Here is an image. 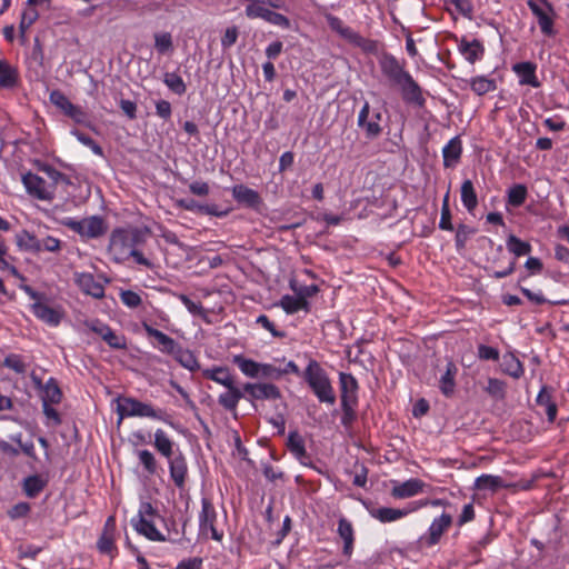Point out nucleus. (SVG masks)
I'll return each instance as SVG.
<instances>
[{
    "label": "nucleus",
    "mask_w": 569,
    "mask_h": 569,
    "mask_svg": "<svg viewBox=\"0 0 569 569\" xmlns=\"http://www.w3.org/2000/svg\"><path fill=\"white\" fill-rule=\"evenodd\" d=\"M149 236L148 228H117L110 234L108 250L117 263L133 258L138 264L151 269L153 263L138 249L146 243Z\"/></svg>",
    "instance_id": "nucleus-1"
},
{
    "label": "nucleus",
    "mask_w": 569,
    "mask_h": 569,
    "mask_svg": "<svg viewBox=\"0 0 569 569\" xmlns=\"http://www.w3.org/2000/svg\"><path fill=\"white\" fill-rule=\"evenodd\" d=\"M379 67L382 74L395 86L400 88L406 102L423 106L422 90L412 76L405 69V61L400 62L393 54L382 52L379 57Z\"/></svg>",
    "instance_id": "nucleus-2"
},
{
    "label": "nucleus",
    "mask_w": 569,
    "mask_h": 569,
    "mask_svg": "<svg viewBox=\"0 0 569 569\" xmlns=\"http://www.w3.org/2000/svg\"><path fill=\"white\" fill-rule=\"evenodd\" d=\"M302 378L320 402L335 405L336 395L331 381L317 360L309 359L308 366L302 372Z\"/></svg>",
    "instance_id": "nucleus-3"
},
{
    "label": "nucleus",
    "mask_w": 569,
    "mask_h": 569,
    "mask_svg": "<svg viewBox=\"0 0 569 569\" xmlns=\"http://www.w3.org/2000/svg\"><path fill=\"white\" fill-rule=\"evenodd\" d=\"M157 519L164 521L157 508L148 501H142L137 517L131 519V525L139 535L151 541H166V537L156 528Z\"/></svg>",
    "instance_id": "nucleus-4"
},
{
    "label": "nucleus",
    "mask_w": 569,
    "mask_h": 569,
    "mask_svg": "<svg viewBox=\"0 0 569 569\" xmlns=\"http://www.w3.org/2000/svg\"><path fill=\"white\" fill-rule=\"evenodd\" d=\"M118 423L124 417H148L163 422L168 421V413L162 409H154L150 403L141 402L136 398L124 397L117 400Z\"/></svg>",
    "instance_id": "nucleus-5"
},
{
    "label": "nucleus",
    "mask_w": 569,
    "mask_h": 569,
    "mask_svg": "<svg viewBox=\"0 0 569 569\" xmlns=\"http://www.w3.org/2000/svg\"><path fill=\"white\" fill-rule=\"evenodd\" d=\"M330 29L337 32L341 38L350 44L360 48L366 53H377L378 42L376 40L367 39L352 28L345 26L343 21L332 14L326 17Z\"/></svg>",
    "instance_id": "nucleus-6"
},
{
    "label": "nucleus",
    "mask_w": 569,
    "mask_h": 569,
    "mask_svg": "<svg viewBox=\"0 0 569 569\" xmlns=\"http://www.w3.org/2000/svg\"><path fill=\"white\" fill-rule=\"evenodd\" d=\"M382 113L379 109H372L368 101H365L357 119V126L363 130L365 137L368 140L379 138L383 131L380 124Z\"/></svg>",
    "instance_id": "nucleus-7"
},
{
    "label": "nucleus",
    "mask_w": 569,
    "mask_h": 569,
    "mask_svg": "<svg viewBox=\"0 0 569 569\" xmlns=\"http://www.w3.org/2000/svg\"><path fill=\"white\" fill-rule=\"evenodd\" d=\"M62 224L70 230L79 233L81 237L98 238L106 231L103 220L98 216H92L82 220L67 218Z\"/></svg>",
    "instance_id": "nucleus-8"
},
{
    "label": "nucleus",
    "mask_w": 569,
    "mask_h": 569,
    "mask_svg": "<svg viewBox=\"0 0 569 569\" xmlns=\"http://www.w3.org/2000/svg\"><path fill=\"white\" fill-rule=\"evenodd\" d=\"M216 522L217 511L212 502L208 498H202L199 513V533L203 537H208L210 533L213 540L221 541L223 532L217 530Z\"/></svg>",
    "instance_id": "nucleus-9"
},
{
    "label": "nucleus",
    "mask_w": 569,
    "mask_h": 569,
    "mask_svg": "<svg viewBox=\"0 0 569 569\" xmlns=\"http://www.w3.org/2000/svg\"><path fill=\"white\" fill-rule=\"evenodd\" d=\"M539 1L542 7L533 0H529L527 4L537 18L541 32L548 37L555 36L556 31L553 29V18L556 13L553 7L548 0Z\"/></svg>",
    "instance_id": "nucleus-10"
},
{
    "label": "nucleus",
    "mask_w": 569,
    "mask_h": 569,
    "mask_svg": "<svg viewBox=\"0 0 569 569\" xmlns=\"http://www.w3.org/2000/svg\"><path fill=\"white\" fill-rule=\"evenodd\" d=\"M22 183L28 194L38 200L51 201L54 198L53 184H48L43 178L36 173L29 171L22 174Z\"/></svg>",
    "instance_id": "nucleus-11"
},
{
    "label": "nucleus",
    "mask_w": 569,
    "mask_h": 569,
    "mask_svg": "<svg viewBox=\"0 0 569 569\" xmlns=\"http://www.w3.org/2000/svg\"><path fill=\"white\" fill-rule=\"evenodd\" d=\"M244 12L249 19L261 18L271 24L279 26L284 29L290 28V20L286 16L264 8L258 2H250L246 7Z\"/></svg>",
    "instance_id": "nucleus-12"
},
{
    "label": "nucleus",
    "mask_w": 569,
    "mask_h": 569,
    "mask_svg": "<svg viewBox=\"0 0 569 569\" xmlns=\"http://www.w3.org/2000/svg\"><path fill=\"white\" fill-rule=\"evenodd\" d=\"M452 516L443 512L440 517L433 519L428 532L420 537L419 542L426 547H432L437 545L442 535L451 527Z\"/></svg>",
    "instance_id": "nucleus-13"
},
{
    "label": "nucleus",
    "mask_w": 569,
    "mask_h": 569,
    "mask_svg": "<svg viewBox=\"0 0 569 569\" xmlns=\"http://www.w3.org/2000/svg\"><path fill=\"white\" fill-rule=\"evenodd\" d=\"M243 391L249 401L253 400H277L281 398L280 389L273 383H251L243 385Z\"/></svg>",
    "instance_id": "nucleus-14"
},
{
    "label": "nucleus",
    "mask_w": 569,
    "mask_h": 569,
    "mask_svg": "<svg viewBox=\"0 0 569 569\" xmlns=\"http://www.w3.org/2000/svg\"><path fill=\"white\" fill-rule=\"evenodd\" d=\"M290 453L303 466L315 468L310 455L306 450L305 439L297 431H290L287 439Z\"/></svg>",
    "instance_id": "nucleus-15"
},
{
    "label": "nucleus",
    "mask_w": 569,
    "mask_h": 569,
    "mask_svg": "<svg viewBox=\"0 0 569 569\" xmlns=\"http://www.w3.org/2000/svg\"><path fill=\"white\" fill-rule=\"evenodd\" d=\"M427 487L429 486L422 480L418 478H411L405 482L393 486L391 489V496L396 499H406L425 492Z\"/></svg>",
    "instance_id": "nucleus-16"
},
{
    "label": "nucleus",
    "mask_w": 569,
    "mask_h": 569,
    "mask_svg": "<svg viewBox=\"0 0 569 569\" xmlns=\"http://www.w3.org/2000/svg\"><path fill=\"white\" fill-rule=\"evenodd\" d=\"M177 206L181 209L197 212L200 214H208L213 217H226L229 210H219L217 204H200L192 198H184L177 200Z\"/></svg>",
    "instance_id": "nucleus-17"
},
{
    "label": "nucleus",
    "mask_w": 569,
    "mask_h": 569,
    "mask_svg": "<svg viewBox=\"0 0 569 569\" xmlns=\"http://www.w3.org/2000/svg\"><path fill=\"white\" fill-rule=\"evenodd\" d=\"M232 197L238 203L251 209H258L262 204L260 194L244 184L233 186Z\"/></svg>",
    "instance_id": "nucleus-18"
},
{
    "label": "nucleus",
    "mask_w": 569,
    "mask_h": 569,
    "mask_svg": "<svg viewBox=\"0 0 569 569\" xmlns=\"http://www.w3.org/2000/svg\"><path fill=\"white\" fill-rule=\"evenodd\" d=\"M170 478L177 486V488L182 489L186 483V478L188 473V467L184 456L179 452L174 457H170L168 459Z\"/></svg>",
    "instance_id": "nucleus-19"
},
{
    "label": "nucleus",
    "mask_w": 569,
    "mask_h": 569,
    "mask_svg": "<svg viewBox=\"0 0 569 569\" xmlns=\"http://www.w3.org/2000/svg\"><path fill=\"white\" fill-rule=\"evenodd\" d=\"M74 281L77 286L87 295L93 298H102L104 296V288L101 283L96 281L92 273L78 272L74 273Z\"/></svg>",
    "instance_id": "nucleus-20"
},
{
    "label": "nucleus",
    "mask_w": 569,
    "mask_h": 569,
    "mask_svg": "<svg viewBox=\"0 0 569 569\" xmlns=\"http://www.w3.org/2000/svg\"><path fill=\"white\" fill-rule=\"evenodd\" d=\"M339 383H340V398L341 403L346 401L347 403H358V381L351 373L340 372L339 373Z\"/></svg>",
    "instance_id": "nucleus-21"
},
{
    "label": "nucleus",
    "mask_w": 569,
    "mask_h": 569,
    "mask_svg": "<svg viewBox=\"0 0 569 569\" xmlns=\"http://www.w3.org/2000/svg\"><path fill=\"white\" fill-rule=\"evenodd\" d=\"M143 329L149 338H154L159 345V350L162 353H167L172 356L173 352L179 347V343L169 337L168 335L163 333L162 331L153 328L152 326L148 325L147 322L142 323Z\"/></svg>",
    "instance_id": "nucleus-22"
},
{
    "label": "nucleus",
    "mask_w": 569,
    "mask_h": 569,
    "mask_svg": "<svg viewBox=\"0 0 569 569\" xmlns=\"http://www.w3.org/2000/svg\"><path fill=\"white\" fill-rule=\"evenodd\" d=\"M458 373V368L452 361H448L446 365V369L441 377L439 378L438 387L441 393L451 398L456 391V376Z\"/></svg>",
    "instance_id": "nucleus-23"
},
{
    "label": "nucleus",
    "mask_w": 569,
    "mask_h": 569,
    "mask_svg": "<svg viewBox=\"0 0 569 569\" xmlns=\"http://www.w3.org/2000/svg\"><path fill=\"white\" fill-rule=\"evenodd\" d=\"M536 402L538 407L543 408L548 421L553 422L557 418L558 408L557 403L552 399V388L542 386L537 396Z\"/></svg>",
    "instance_id": "nucleus-24"
},
{
    "label": "nucleus",
    "mask_w": 569,
    "mask_h": 569,
    "mask_svg": "<svg viewBox=\"0 0 569 569\" xmlns=\"http://www.w3.org/2000/svg\"><path fill=\"white\" fill-rule=\"evenodd\" d=\"M410 512H413L412 506H408V508L405 509H396V508H389V507H381L370 510L371 517L379 520L380 522H392L398 519H401L406 516H408Z\"/></svg>",
    "instance_id": "nucleus-25"
},
{
    "label": "nucleus",
    "mask_w": 569,
    "mask_h": 569,
    "mask_svg": "<svg viewBox=\"0 0 569 569\" xmlns=\"http://www.w3.org/2000/svg\"><path fill=\"white\" fill-rule=\"evenodd\" d=\"M31 310L38 319L42 320L49 326L56 327L61 321V313L57 309L48 305H44L40 301H36L34 303H32Z\"/></svg>",
    "instance_id": "nucleus-26"
},
{
    "label": "nucleus",
    "mask_w": 569,
    "mask_h": 569,
    "mask_svg": "<svg viewBox=\"0 0 569 569\" xmlns=\"http://www.w3.org/2000/svg\"><path fill=\"white\" fill-rule=\"evenodd\" d=\"M226 388L228 391L219 396L218 402L226 410L236 412L239 401L244 398L247 393L243 391V389L241 390L236 387L234 382L231 383V387Z\"/></svg>",
    "instance_id": "nucleus-27"
},
{
    "label": "nucleus",
    "mask_w": 569,
    "mask_h": 569,
    "mask_svg": "<svg viewBox=\"0 0 569 569\" xmlns=\"http://www.w3.org/2000/svg\"><path fill=\"white\" fill-rule=\"evenodd\" d=\"M462 143L459 137H453L442 149L445 168L455 167L461 157Z\"/></svg>",
    "instance_id": "nucleus-28"
},
{
    "label": "nucleus",
    "mask_w": 569,
    "mask_h": 569,
    "mask_svg": "<svg viewBox=\"0 0 569 569\" xmlns=\"http://www.w3.org/2000/svg\"><path fill=\"white\" fill-rule=\"evenodd\" d=\"M512 69L520 77L521 84H529L533 88L540 87V82L536 77L537 66L535 63L529 61L519 62Z\"/></svg>",
    "instance_id": "nucleus-29"
},
{
    "label": "nucleus",
    "mask_w": 569,
    "mask_h": 569,
    "mask_svg": "<svg viewBox=\"0 0 569 569\" xmlns=\"http://www.w3.org/2000/svg\"><path fill=\"white\" fill-rule=\"evenodd\" d=\"M459 50L466 60L472 64L477 60H480L485 53V48L478 39H473L472 41L462 39L459 43Z\"/></svg>",
    "instance_id": "nucleus-30"
},
{
    "label": "nucleus",
    "mask_w": 569,
    "mask_h": 569,
    "mask_svg": "<svg viewBox=\"0 0 569 569\" xmlns=\"http://www.w3.org/2000/svg\"><path fill=\"white\" fill-rule=\"evenodd\" d=\"M280 306L288 315H293L300 310L310 311L309 301L299 295L297 297L284 295L280 300Z\"/></svg>",
    "instance_id": "nucleus-31"
},
{
    "label": "nucleus",
    "mask_w": 569,
    "mask_h": 569,
    "mask_svg": "<svg viewBox=\"0 0 569 569\" xmlns=\"http://www.w3.org/2000/svg\"><path fill=\"white\" fill-rule=\"evenodd\" d=\"M19 72L17 68L6 60H0V89H11L18 84Z\"/></svg>",
    "instance_id": "nucleus-32"
},
{
    "label": "nucleus",
    "mask_w": 569,
    "mask_h": 569,
    "mask_svg": "<svg viewBox=\"0 0 569 569\" xmlns=\"http://www.w3.org/2000/svg\"><path fill=\"white\" fill-rule=\"evenodd\" d=\"M17 246L24 251L38 253L42 251L41 240L28 230H22L16 234Z\"/></svg>",
    "instance_id": "nucleus-33"
},
{
    "label": "nucleus",
    "mask_w": 569,
    "mask_h": 569,
    "mask_svg": "<svg viewBox=\"0 0 569 569\" xmlns=\"http://www.w3.org/2000/svg\"><path fill=\"white\" fill-rule=\"evenodd\" d=\"M510 485L505 482L500 476L481 475L475 481V488L478 490H491L496 492L501 488H509Z\"/></svg>",
    "instance_id": "nucleus-34"
},
{
    "label": "nucleus",
    "mask_w": 569,
    "mask_h": 569,
    "mask_svg": "<svg viewBox=\"0 0 569 569\" xmlns=\"http://www.w3.org/2000/svg\"><path fill=\"white\" fill-rule=\"evenodd\" d=\"M460 197L463 207L469 213H472L478 207V197L471 180L467 179L462 182Z\"/></svg>",
    "instance_id": "nucleus-35"
},
{
    "label": "nucleus",
    "mask_w": 569,
    "mask_h": 569,
    "mask_svg": "<svg viewBox=\"0 0 569 569\" xmlns=\"http://www.w3.org/2000/svg\"><path fill=\"white\" fill-rule=\"evenodd\" d=\"M172 357L181 367L188 369L191 372L200 369V365L194 353L189 349H183L181 345H179Z\"/></svg>",
    "instance_id": "nucleus-36"
},
{
    "label": "nucleus",
    "mask_w": 569,
    "mask_h": 569,
    "mask_svg": "<svg viewBox=\"0 0 569 569\" xmlns=\"http://www.w3.org/2000/svg\"><path fill=\"white\" fill-rule=\"evenodd\" d=\"M202 375L204 378L210 379L224 387H231V383L234 382V379L230 375L229 369L227 367L208 368L202 370Z\"/></svg>",
    "instance_id": "nucleus-37"
},
{
    "label": "nucleus",
    "mask_w": 569,
    "mask_h": 569,
    "mask_svg": "<svg viewBox=\"0 0 569 569\" xmlns=\"http://www.w3.org/2000/svg\"><path fill=\"white\" fill-rule=\"evenodd\" d=\"M47 483V479L39 475H32L23 479L22 489L27 497L36 498L46 488Z\"/></svg>",
    "instance_id": "nucleus-38"
},
{
    "label": "nucleus",
    "mask_w": 569,
    "mask_h": 569,
    "mask_svg": "<svg viewBox=\"0 0 569 569\" xmlns=\"http://www.w3.org/2000/svg\"><path fill=\"white\" fill-rule=\"evenodd\" d=\"M338 533L343 540V553L350 556L353 546V529L350 521L341 518L338 522Z\"/></svg>",
    "instance_id": "nucleus-39"
},
{
    "label": "nucleus",
    "mask_w": 569,
    "mask_h": 569,
    "mask_svg": "<svg viewBox=\"0 0 569 569\" xmlns=\"http://www.w3.org/2000/svg\"><path fill=\"white\" fill-rule=\"evenodd\" d=\"M502 371L512 378H520L523 375V366L512 353H506L501 363Z\"/></svg>",
    "instance_id": "nucleus-40"
},
{
    "label": "nucleus",
    "mask_w": 569,
    "mask_h": 569,
    "mask_svg": "<svg viewBox=\"0 0 569 569\" xmlns=\"http://www.w3.org/2000/svg\"><path fill=\"white\" fill-rule=\"evenodd\" d=\"M233 363L249 378H258L260 376L261 363L244 358L242 355L234 356Z\"/></svg>",
    "instance_id": "nucleus-41"
},
{
    "label": "nucleus",
    "mask_w": 569,
    "mask_h": 569,
    "mask_svg": "<svg viewBox=\"0 0 569 569\" xmlns=\"http://www.w3.org/2000/svg\"><path fill=\"white\" fill-rule=\"evenodd\" d=\"M153 446L167 459L173 456V442L168 438L162 429H157L154 432Z\"/></svg>",
    "instance_id": "nucleus-42"
},
{
    "label": "nucleus",
    "mask_w": 569,
    "mask_h": 569,
    "mask_svg": "<svg viewBox=\"0 0 569 569\" xmlns=\"http://www.w3.org/2000/svg\"><path fill=\"white\" fill-rule=\"evenodd\" d=\"M483 390L492 399L502 401L507 395V383L503 380L497 378H488L487 386L483 388Z\"/></svg>",
    "instance_id": "nucleus-43"
},
{
    "label": "nucleus",
    "mask_w": 569,
    "mask_h": 569,
    "mask_svg": "<svg viewBox=\"0 0 569 569\" xmlns=\"http://www.w3.org/2000/svg\"><path fill=\"white\" fill-rule=\"evenodd\" d=\"M41 399H42V402L46 401L47 403H53V405H57L61 401L62 391L53 378H50L47 381V383L43 388Z\"/></svg>",
    "instance_id": "nucleus-44"
},
{
    "label": "nucleus",
    "mask_w": 569,
    "mask_h": 569,
    "mask_svg": "<svg viewBox=\"0 0 569 569\" xmlns=\"http://www.w3.org/2000/svg\"><path fill=\"white\" fill-rule=\"evenodd\" d=\"M471 89L478 96H483L490 91L496 90V81L485 76H478L470 81Z\"/></svg>",
    "instance_id": "nucleus-45"
},
{
    "label": "nucleus",
    "mask_w": 569,
    "mask_h": 569,
    "mask_svg": "<svg viewBox=\"0 0 569 569\" xmlns=\"http://www.w3.org/2000/svg\"><path fill=\"white\" fill-rule=\"evenodd\" d=\"M507 249L516 257H521L531 252V244L515 234H510L507 238Z\"/></svg>",
    "instance_id": "nucleus-46"
},
{
    "label": "nucleus",
    "mask_w": 569,
    "mask_h": 569,
    "mask_svg": "<svg viewBox=\"0 0 569 569\" xmlns=\"http://www.w3.org/2000/svg\"><path fill=\"white\" fill-rule=\"evenodd\" d=\"M164 84L176 94L182 96L187 91L186 83L176 72H166L163 77Z\"/></svg>",
    "instance_id": "nucleus-47"
},
{
    "label": "nucleus",
    "mask_w": 569,
    "mask_h": 569,
    "mask_svg": "<svg viewBox=\"0 0 569 569\" xmlns=\"http://www.w3.org/2000/svg\"><path fill=\"white\" fill-rule=\"evenodd\" d=\"M527 187L525 184H515L508 190V204L520 207L527 199Z\"/></svg>",
    "instance_id": "nucleus-48"
},
{
    "label": "nucleus",
    "mask_w": 569,
    "mask_h": 569,
    "mask_svg": "<svg viewBox=\"0 0 569 569\" xmlns=\"http://www.w3.org/2000/svg\"><path fill=\"white\" fill-rule=\"evenodd\" d=\"M50 102L59 108L64 114L70 111L74 106L69 98L60 90H53L50 92Z\"/></svg>",
    "instance_id": "nucleus-49"
},
{
    "label": "nucleus",
    "mask_w": 569,
    "mask_h": 569,
    "mask_svg": "<svg viewBox=\"0 0 569 569\" xmlns=\"http://www.w3.org/2000/svg\"><path fill=\"white\" fill-rule=\"evenodd\" d=\"M138 458H139L140 463L143 466L144 470L149 475H154L157 472L158 463H157L154 455L151 451H149L147 449L139 450Z\"/></svg>",
    "instance_id": "nucleus-50"
},
{
    "label": "nucleus",
    "mask_w": 569,
    "mask_h": 569,
    "mask_svg": "<svg viewBox=\"0 0 569 569\" xmlns=\"http://www.w3.org/2000/svg\"><path fill=\"white\" fill-rule=\"evenodd\" d=\"M72 134L78 139V141H80L86 147L90 148L94 154L103 157L102 148L91 137L87 136L86 133L79 130H73Z\"/></svg>",
    "instance_id": "nucleus-51"
},
{
    "label": "nucleus",
    "mask_w": 569,
    "mask_h": 569,
    "mask_svg": "<svg viewBox=\"0 0 569 569\" xmlns=\"http://www.w3.org/2000/svg\"><path fill=\"white\" fill-rule=\"evenodd\" d=\"M172 37L169 32L154 34V48L159 53H166L172 49Z\"/></svg>",
    "instance_id": "nucleus-52"
},
{
    "label": "nucleus",
    "mask_w": 569,
    "mask_h": 569,
    "mask_svg": "<svg viewBox=\"0 0 569 569\" xmlns=\"http://www.w3.org/2000/svg\"><path fill=\"white\" fill-rule=\"evenodd\" d=\"M3 366L21 375H23L27 370V366L22 361L21 357L14 353H11L4 358Z\"/></svg>",
    "instance_id": "nucleus-53"
},
{
    "label": "nucleus",
    "mask_w": 569,
    "mask_h": 569,
    "mask_svg": "<svg viewBox=\"0 0 569 569\" xmlns=\"http://www.w3.org/2000/svg\"><path fill=\"white\" fill-rule=\"evenodd\" d=\"M102 340L113 349L122 350L127 348L126 337L116 335L111 328L107 331Z\"/></svg>",
    "instance_id": "nucleus-54"
},
{
    "label": "nucleus",
    "mask_w": 569,
    "mask_h": 569,
    "mask_svg": "<svg viewBox=\"0 0 569 569\" xmlns=\"http://www.w3.org/2000/svg\"><path fill=\"white\" fill-rule=\"evenodd\" d=\"M357 403H350V402H346L343 401V403H341V409H342V417H341V423L345 426V427H349L352 425V422L356 420L357 418V415H356V408Z\"/></svg>",
    "instance_id": "nucleus-55"
},
{
    "label": "nucleus",
    "mask_w": 569,
    "mask_h": 569,
    "mask_svg": "<svg viewBox=\"0 0 569 569\" xmlns=\"http://www.w3.org/2000/svg\"><path fill=\"white\" fill-rule=\"evenodd\" d=\"M178 299L184 305L188 311L193 316H202L204 313V309L201 302L192 301L187 295L179 293L177 295Z\"/></svg>",
    "instance_id": "nucleus-56"
},
{
    "label": "nucleus",
    "mask_w": 569,
    "mask_h": 569,
    "mask_svg": "<svg viewBox=\"0 0 569 569\" xmlns=\"http://www.w3.org/2000/svg\"><path fill=\"white\" fill-rule=\"evenodd\" d=\"M475 233V229L466 226V224H459L457 232H456V247L457 249H462L466 246L467 240L470 238L471 234Z\"/></svg>",
    "instance_id": "nucleus-57"
},
{
    "label": "nucleus",
    "mask_w": 569,
    "mask_h": 569,
    "mask_svg": "<svg viewBox=\"0 0 569 569\" xmlns=\"http://www.w3.org/2000/svg\"><path fill=\"white\" fill-rule=\"evenodd\" d=\"M120 299L129 308H138L142 302L141 297L132 290L121 291Z\"/></svg>",
    "instance_id": "nucleus-58"
},
{
    "label": "nucleus",
    "mask_w": 569,
    "mask_h": 569,
    "mask_svg": "<svg viewBox=\"0 0 569 569\" xmlns=\"http://www.w3.org/2000/svg\"><path fill=\"white\" fill-rule=\"evenodd\" d=\"M239 30L236 26L226 29L224 34L221 38V46L223 49L231 48L238 39Z\"/></svg>",
    "instance_id": "nucleus-59"
},
{
    "label": "nucleus",
    "mask_w": 569,
    "mask_h": 569,
    "mask_svg": "<svg viewBox=\"0 0 569 569\" xmlns=\"http://www.w3.org/2000/svg\"><path fill=\"white\" fill-rule=\"evenodd\" d=\"M113 535L102 533L98 540V549L101 553L110 555L114 550Z\"/></svg>",
    "instance_id": "nucleus-60"
},
{
    "label": "nucleus",
    "mask_w": 569,
    "mask_h": 569,
    "mask_svg": "<svg viewBox=\"0 0 569 569\" xmlns=\"http://www.w3.org/2000/svg\"><path fill=\"white\" fill-rule=\"evenodd\" d=\"M39 14L36 10H27L22 13L19 30L21 34L31 27V24L38 19Z\"/></svg>",
    "instance_id": "nucleus-61"
},
{
    "label": "nucleus",
    "mask_w": 569,
    "mask_h": 569,
    "mask_svg": "<svg viewBox=\"0 0 569 569\" xmlns=\"http://www.w3.org/2000/svg\"><path fill=\"white\" fill-rule=\"evenodd\" d=\"M259 377L278 380L282 377L281 369L270 363H261Z\"/></svg>",
    "instance_id": "nucleus-62"
},
{
    "label": "nucleus",
    "mask_w": 569,
    "mask_h": 569,
    "mask_svg": "<svg viewBox=\"0 0 569 569\" xmlns=\"http://www.w3.org/2000/svg\"><path fill=\"white\" fill-rule=\"evenodd\" d=\"M439 228L441 230L452 231L453 224L451 222V211L449 204L441 206V217L439 222Z\"/></svg>",
    "instance_id": "nucleus-63"
},
{
    "label": "nucleus",
    "mask_w": 569,
    "mask_h": 569,
    "mask_svg": "<svg viewBox=\"0 0 569 569\" xmlns=\"http://www.w3.org/2000/svg\"><path fill=\"white\" fill-rule=\"evenodd\" d=\"M29 512L30 505L28 502H19L8 510V516L14 520L26 517Z\"/></svg>",
    "instance_id": "nucleus-64"
}]
</instances>
